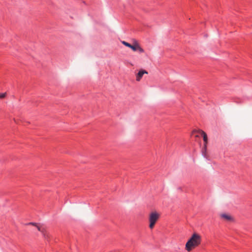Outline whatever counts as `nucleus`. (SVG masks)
<instances>
[{
	"instance_id": "obj_10",
	"label": "nucleus",
	"mask_w": 252,
	"mask_h": 252,
	"mask_svg": "<svg viewBox=\"0 0 252 252\" xmlns=\"http://www.w3.org/2000/svg\"><path fill=\"white\" fill-rule=\"evenodd\" d=\"M6 94V93H2L0 94V98H3L5 97Z\"/></svg>"
},
{
	"instance_id": "obj_2",
	"label": "nucleus",
	"mask_w": 252,
	"mask_h": 252,
	"mask_svg": "<svg viewBox=\"0 0 252 252\" xmlns=\"http://www.w3.org/2000/svg\"><path fill=\"white\" fill-rule=\"evenodd\" d=\"M159 214L156 212H152L149 216V227L151 229L153 228L155 226V223L159 218Z\"/></svg>"
},
{
	"instance_id": "obj_8",
	"label": "nucleus",
	"mask_w": 252,
	"mask_h": 252,
	"mask_svg": "<svg viewBox=\"0 0 252 252\" xmlns=\"http://www.w3.org/2000/svg\"><path fill=\"white\" fill-rule=\"evenodd\" d=\"M202 153L203 156L205 158H207V146L206 145H204V147L202 150Z\"/></svg>"
},
{
	"instance_id": "obj_6",
	"label": "nucleus",
	"mask_w": 252,
	"mask_h": 252,
	"mask_svg": "<svg viewBox=\"0 0 252 252\" xmlns=\"http://www.w3.org/2000/svg\"><path fill=\"white\" fill-rule=\"evenodd\" d=\"M35 227L37 228L38 231H40L42 233L43 236L44 237L45 239H48L49 235L46 233L44 228L41 227L38 224H37Z\"/></svg>"
},
{
	"instance_id": "obj_1",
	"label": "nucleus",
	"mask_w": 252,
	"mask_h": 252,
	"mask_svg": "<svg viewBox=\"0 0 252 252\" xmlns=\"http://www.w3.org/2000/svg\"><path fill=\"white\" fill-rule=\"evenodd\" d=\"M201 242V236L197 233H194L186 244L185 249L188 252H190L193 249L198 247Z\"/></svg>"
},
{
	"instance_id": "obj_5",
	"label": "nucleus",
	"mask_w": 252,
	"mask_h": 252,
	"mask_svg": "<svg viewBox=\"0 0 252 252\" xmlns=\"http://www.w3.org/2000/svg\"><path fill=\"white\" fill-rule=\"evenodd\" d=\"M148 73L146 70L143 69L140 70L138 73L136 75V80L137 81H140L143 75L144 74H147Z\"/></svg>"
},
{
	"instance_id": "obj_3",
	"label": "nucleus",
	"mask_w": 252,
	"mask_h": 252,
	"mask_svg": "<svg viewBox=\"0 0 252 252\" xmlns=\"http://www.w3.org/2000/svg\"><path fill=\"white\" fill-rule=\"evenodd\" d=\"M130 49H131L133 51H138L140 53H144V49L140 46L139 43L136 40H134L133 42V44L131 45Z\"/></svg>"
},
{
	"instance_id": "obj_7",
	"label": "nucleus",
	"mask_w": 252,
	"mask_h": 252,
	"mask_svg": "<svg viewBox=\"0 0 252 252\" xmlns=\"http://www.w3.org/2000/svg\"><path fill=\"white\" fill-rule=\"evenodd\" d=\"M220 217L223 220L227 221L233 220L232 217L228 214L222 213L220 215Z\"/></svg>"
},
{
	"instance_id": "obj_12",
	"label": "nucleus",
	"mask_w": 252,
	"mask_h": 252,
	"mask_svg": "<svg viewBox=\"0 0 252 252\" xmlns=\"http://www.w3.org/2000/svg\"><path fill=\"white\" fill-rule=\"evenodd\" d=\"M192 134H194V136L195 137H198L199 136V134H200L198 132L193 133L192 132Z\"/></svg>"
},
{
	"instance_id": "obj_4",
	"label": "nucleus",
	"mask_w": 252,
	"mask_h": 252,
	"mask_svg": "<svg viewBox=\"0 0 252 252\" xmlns=\"http://www.w3.org/2000/svg\"><path fill=\"white\" fill-rule=\"evenodd\" d=\"M193 133L198 132V133H200V135H201L203 137V140L204 142V145L207 146V144L208 143V138H207V135L206 133L204 131H203L202 130H194L193 131Z\"/></svg>"
},
{
	"instance_id": "obj_9",
	"label": "nucleus",
	"mask_w": 252,
	"mask_h": 252,
	"mask_svg": "<svg viewBox=\"0 0 252 252\" xmlns=\"http://www.w3.org/2000/svg\"><path fill=\"white\" fill-rule=\"evenodd\" d=\"M122 43L125 46L127 47H129V48H130V46L131 45V44H130V43L125 41H122Z\"/></svg>"
},
{
	"instance_id": "obj_11",
	"label": "nucleus",
	"mask_w": 252,
	"mask_h": 252,
	"mask_svg": "<svg viewBox=\"0 0 252 252\" xmlns=\"http://www.w3.org/2000/svg\"><path fill=\"white\" fill-rule=\"evenodd\" d=\"M28 225H32L34 226H36L38 224L36 223H34V222H30V223H28Z\"/></svg>"
}]
</instances>
